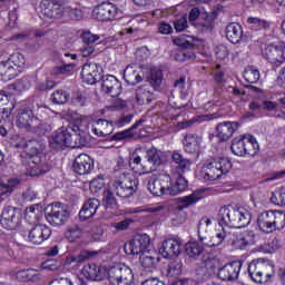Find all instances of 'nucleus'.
Wrapping results in <instances>:
<instances>
[{
  "mask_svg": "<svg viewBox=\"0 0 285 285\" xmlns=\"http://www.w3.org/2000/svg\"><path fill=\"white\" fill-rule=\"evenodd\" d=\"M216 57L217 59H226V57H228V48H226V46H218L216 48Z\"/></svg>",
  "mask_w": 285,
  "mask_h": 285,
  "instance_id": "338daca9",
  "label": "nucleus"
},
{
  "mask_svg": "<svg viewBox=\"0 0 285 285\" xmlns=\"http://www.w3.org/2000/svg\"><path fill=\"white\" fill-rule=\"evenodd\" d=\"M264 58L272 63V66L279 68L282 63H285V43L278 42L267 45L264 51Z\"/></svg>",
  "mask_w": 285,
  "mask_h": 285,
  "instance_id": "f8f14e48",
  "label": "nucleus"
},
{
  "mask_svg": "<svg viewBox=\"0 0 285 285\" xmlns=\"http://www.w3.org/2000/svg\"><path fill=\"white\" fill-rule=\"evenodd\" d=\"M49 285H75L70 278H56L49 283Z\"/></svg>",
  "mask_w": 285,
  "mask_h": 285,
  "instance_id": "774afa93",
  "label": "nucleus"
},
{
  "mask_svg": "<svg viewBox=\"0 0 285 285\" xmlns=\"http://www.w3.org/2000/svg\"><path fill=\"white\" fill-rule=\"evenodd\" d=\"M83 235V229L79 225H71L67 228L65 233L66 239L70 242L71 244L77 242V239H81V236Z\"/></svg>",
  "mask_w": 285,
  "mask_h": 285,
  "instance_id": "58836bf2",
  "label": "nucleus"
},
{
  "mask_svg": "<svg viewBox=\"0 0 285 285\" xmlns=\"http://www.w3.org/2000/svg\"><path fill=\"white\" fill-rule=\"evenodd\" d=\"M233 168V163L228 158H217L203 165L200 175L205 181H215L226 175Z\"/></svg>",
  "mask_w": 285,
  "mask_h": 285,
  "instance_id": "39448f33",
  "label": "nucleus"
},
{
  "mask_svg": "<svg viewBox=\"0 0 285 285\" xmlns=\"http://www.w3.org/2000/svg\"><path fill=\"white\" fill-rule=\"evenodd\" d=\"M39 120L35 118V114L30 109H22L18 115V119L16 121V126L18 128H22L24 130H32V128H37V124Z\"/></svg>",
  "mask_w": 285,
  "mask_h": 285,
  "instance_id": "b1692460",
  "label": "nucleus"
},
{
  "mask_svg": "<svg viewBox=\"0 0 285 285\" xmlns=\"http://www.w3.org/2000/svg\"><path fill=\"white\" fill-rule=\"evenodd\" d=\"M31 154L27 163V173L31 177H37V175H43L50 170V165L46 161V155H43V145H39L31 141Z\"/></svg>",
  "mask_w": 285,
  "mask_h": 285,
  "instance_id": "7ed1b4c3",
  "label": "nucleus"
},
{
  "mask_svg": "<svg viewBox=\"0 0 285 285\" xmlns=\"http://www.w3.org/2000/svg\"><path fill=\"white\" fill-rule=\"evenodd\" d=\"M68 99H70V95H68L63 89L56 90L51 95V101L56 105L66 104Z\"/></svg>",
  "mask_w": 285,
  "mask_h": 285,
  "instance_id": "864d4df0",
  "label": "nucleus"
},
{
  "mask_svg": "<svg viewBox=\"0 0 285 285\" xmlns=\"http://www.w3.org/2000/svg\"><path fill=\"white\" fill-rule=\"evenodd\" d=\"M178 275H181V266L179 264H175V263L169 264L166 269V276L167 277H177Z\"/></svg>",
  "mask_w": 285,
  "mask_h": 285,
  "instance_id": "052dcab7",
  "label": "nucleus"
},
{
  "mask_svg": "<svg viewBox=\"0 0 285 285\" xmlns=\"http://www.w3.org/2000/svg\"><path fill=\"white\" fill-rule=\"evenodd\" d=\"M50 235H52V230L50 227L43 224L36 225L29 232V242L30 244H35L36 246H41L43 242L50 239Z\"/></svg>",
  "mask_w": 285,
  "mask_h": 285,
  "instance_id": "a211bd4d",
  "label": "nucleus"
},
{
  "mask_svg": "<svg viewBox=\"0 0 285 285\" xmlns=\"http://www.w3.org/2000/svg\"><path fill=\"white\" fill-rule=\"evenodd\" d=\"M171 178L168 174H160L157 178H150L148 181V190L155 197L161 195H170Z\"/></svg>",
  "mask_w": 285,
  "mask_h": 285,
  "instance_id": "9b49d317",
  "label": "nucleus"
},
{
  "mask_svg": "<svg viewBox=\"0 0 285 285\" xmlns=\"http://www.w3.org/2000/svg\"><path fill=\"white\" fill-rule=\"evenodd\" d=\"M257 224L263 233H274L275 226L273 225V210L261 213L257 218Z\"/></svg>",
  "mask_w": 285,
  "mask_h": 285,
  "instance_id": "2f4dec72",
  "label": "nucleus"
},
{
  "mask_svg": "<svg viewBox=\"0 0 285 285\" xmlns=\"http://www.w3.org/2000/svg\"><path fill=\"white\" fill-rule=\"evenodd\" d=\"M0 224L3 228H7V230H14V228L21 224V213L16 207H4L1 214Z\"/></svg>",
  "mask_w": 285,
  "mask_h": 285,
  "instance_id": "4468645a",
  "label": "nucleus"
},
{
  "mask_svg": "<svg viewBox=\"0 0 285 285\" xmlns=\"http://www.w3.org/2000/svg\"><path fill=\"white\" fill-rule=\"evenodd\" d=\"M45 217L51 226H63L68 222V209L61 203L48 205Z\"/></svg>",
  "mask_w": 285,
  "mask_h": 285,
  "instance_id": "6e6552de",
  "label": "nucleus"
},
{
  "mask_svg": "<svg viewBox=\"0 0 285 285\" xmlns=\"http://www.w3.org/2000/svg\"><path fill=\"white\" fill-rule=\"evenodd\" d=\"M92 168H95V163L92 158L87 154H80L76 157L73 163V170L77 175H88Z\"/></svg>",
  "mask_w": 285,
  "mask_h": 285,
  "instance_id": "5701e85b",
  "label": "nucleus"
},
{
  "mask_svg": "<svg viewBox=\"0 0 285 285\" xmlns=\"http://www.w3.org/2000/svg\"><path fill=\"white\" fill-rule=\"evenodd\" d=\"M14 68L8 63V61L0 62V80L1 81H10L14 79Z\"/></svg>",
  "mask_w": 285,
  "mask_h": 285,
  "instance_id": "4c0bfd02",
  "label": "nucleus"
},
{
  "mask_svg": "<svg viewBox=\"0 0 285 285\" xmlns=\"http://www.w3.org/2000/svg\"><path fill=\"white\" fill-rule=\"evenodd\" d=\"M213 224V220L210 218H202L198 224V239H208V232L205 230L207 226H210Z\"/></svg>",
  "mask_w": 285,
  "mask_h": 285,
  "instance_id": "5fc2aeb1",
  "label": "nucleus"
},
{
  "mask_svg": "<svg viewBox=\"0 0 285 285\" xmlns=\"http://www.w3.org/2000/svg\"><path fill=\"white\" fill-rule=\"evenodd\" d=\"M94 255H97L96 252H80L79 254L69 255L65 259V266H71L73 264L75 266H79V264H83L87 259H90Z\"/></svg>",
  "mask_w": 285,
  "mask_h": 285,
  "instance_id": "72a5a7b5",
  "label": "nucleus"
},
{
  "mask_svg": "<svg viewBox=\"0 0 285 285\" xmlns=\"http://www.w3.org/2000/svg\"><path fill=\"white\" fill-rule=\"evenodd\" d=\"M101 88L110 97H118L121 92V82L115 76L107 75L102 77Z\"/></svg>",
  "mask_w": 285,
  "mask_h": 285,
  "instance_id": "393cba45",
  "label": "nucleus"
},
{
  "mask_svg": "<svg viewBox=\"0 0 285 285\" xmlns=\"http://www.w3.org/2000/svg\"><path fill=\"white\" fill-rule=\"evenodd\" d=\"M19 184V179L13 178L9 179L6 183H3L0 179V202L6 200L7 197H10L12 195V190L17 188V185Z\"/></svg>",
  "mask_w": 285,
  "mask_h": 285,
  "instance_id": "c9c22d12",
  "label": "nucleus"
},
{
  "mask_svg": "<svg viewBox=\"0 0 285 285\" xmlns=\"http://www.w3.org/2000/svg\"><path fill=\"white\" fill-rule=\"evenodd\" d=\"M204 199V190L197 189L193 194L178 198V205L176 206L177 213L171 216L173 226H181V224L186 223V213L181 212L185 208H190V206H195L197 202Z\"/></svg>",
  "mask_w": 285,
  "mask_h": 285,
  "instance_id": "423d86ee",
  "label": "nucleus"
},
{
  "mask_svg": "<svg viewBox=\"0 0 285 285\" xmlns=\"http://www.w3.org/2000/svg\"><path fill=\"white\" fill-rule=\"evenodd\" d=\"M274 230H282L285 227V213L279 210L273 212Z\"/></svg>",
  "mask_w": 285,
  "mask_h": 285,
  "instance_id": "09e8293b",
  "label": "nucleus"
},
{
  "mask_svg": "<svg viewBox=\"0 0 285 285\" xmlns=\"http://www.w3.org/2000/svg\"><path fill=\"white\" fill-rule=\"evenodd\" d=\"M99 39H100L99 35H94L90 31L82 32V41L85 43H95L96 41H99Z\"/></svg>",
  "mask_w": 285,
  "mask_h": 285,
  "instance_id": "0e129e2a",
  "label": "nucleus"
},
{
  "mask_svg": "<svg viewBox=\"0 0 285 285\" xmlns=\"http://www.w3.org/2000/svg\"><path fill=\"white\" fill-rule=\"evenodd\" d=\"M248 224H250V212L246 208L226 205L219 209L218 226H225L230 230V228H246Z\"/></svg>",
  "mask_w": 285,
  "mask_h": 285,
  "instance_id": "f03ea898",
  "label": "nucleus"
},
{
  "mask_svg": "<svg viewBox=\"0 0 285 285\" xmlns=\"http://www.w3.org/2000/svg\"><path fill=\"white\" fill-rule=\"evenodd\" d=\"M247 22L254 28V30H268L269 23L266 20L259 18H248Z\"/></svg>",
  "mask_w": 285,
  "mask_h": 285,
  "instance_id": "4d7b16f0",
  "label": "nucleus"
},
{
  "mask_svg": "<svg viewBox=\"0 0 285 285\" xmlns=\"http://www.w3.org/2000/svg\"><path fill=\"white\" fill-rule=\"evenodd\" d=\"M176 61H188L195 59V51L193 50H183L175 55Z\"/></svg>",
  "mask_w": 285,
  "mask_h": 285,
  "instance_id": "680f3d73",
  "label": "nucleus"
},
{
  "mask_svg": "<svg viewBox=\"0 0 285 285\" xmlns=\"http://www.w3.org/2000/svg\"><path fill=\"white\" fill-rule=\"evenodd\" d=\"M14 110V97L6 90H0V122L8 119Z\"/></svg>",
  "mask_w": 285,
  "mask_h": 285,
  "instance_id": "aec40b11",
  "label": "nucleus"
},
{
  "mask_svg": "<svg viewBox=\"0 0 285 285\" xmlns=\"http://www.w3.org/2000/svg\"><path fill=\"white\" fill-rule=\"evenodd\" d=\"M115 130V126L111 121L106 119H98L92 124L91 132L96 135V137H108L112 135Z\"/></svg>",
  "mask_w": 285,
  "mask_h": 285,
  "instance_id": "bb28decb",
  "label": "nucleus"
},
{
  "mask_svg": "<svg viewBox=\"0 0 285 285\" xmlns=\"http://www.w3.org/2000/svg\"><path fill=\"white\" fill-rule=\"evenodd\" d=\"M40 10L48 19H59L65 12L63 4L57 0H42Z\"/></svg>",
  "mask_w": 285,
  "mask_h": 285,
  "instance_id": "f3484780",
  "label": "nucleus"
},
{
  "mask_svg": "<svg viewBox=\"0 0 285 285\" xmlns=\"http://www.w3.org/2000/svg\"><path fill=\"white\" fill-rule=\"evenodd\" d=\"M233 242L236 248H239V250H246V248L255 244V233L250 230H245L236 236V238L234 236Z\"/></svg>",
  "mask_w": 285,
  "mask_h": 285,
  "instance_id": "c85d7f7f",
  "label": "nucleus"
},
{
  "mask_svg": "<svg viewBox=\"0 0 285 285\" xmlns=\"http://www.w3.org/2000/svg\"><path fill=\"white\" fill-rule=\"evenodd\" d=\"M136 183L126 174H120L112 183V188L118 197H130L135 193Z\"/></svg>",
  "mask_w": 285,
  "mask_h": 285,
  "instance_id": "ddd939ff",
  "label": "nucleus"
},
{
  "mask_svg": "<svg viewBox=\"0 0 285 285\" xmlns=\"http://www.w3.org/2000/svg\"><path fill=\"white\" fill-rule=\"evenodd\" d=\"M83 277L91 282H101L107 279V285H132L135 274L126 264H118L111 267H97L95 264H87L81 271Z\"/></svg>",
  "mask_w": 285,
  "mask_h": 285,
  "instance_id": "f257e3e1",
  "label": "nucleus"
},
{
  "mask_svg": "<svg viewBox=\"0 0 285 285\" xmlns=\"http://www.w3.org/2000/svg\"><path fill=\"white\" fill-rule=\"evenodd\" d=\"M92 14L98 21H111V19H117L119 9L111 2H102L94 9Z\"/></svg>",
  "mask_w": 285,
  "mask_h": 285,
  "instance_id": "dca6fc26",
  "label": "nucleus"
},
{
  "mask_svg": "<svg viewBox=\"0 0 285 285\" xmlns=\"http://www.w3.org/2000/svg\"><path fill=\"white\" fill-rule=\"evenodd\" d=\"M51 148H63L72 146V127H61L49 140Z\"/></svg>",
  "mask_w": 285,
  "mask_h": 285,
  "instance_id": "2eb2a0df",
  "label": "nucleus"
},
{
  "mask_svg": "<svg viewBox=\"0 0 285 285\" xmlns=\"http://www.w3.org/2000/svg\"><path fill=\"white\" fill-rule=\"evenodd\" d=\"M9 66L13 68L16 77L21 72V68L26 65V57L22 53L16 52L12 53L9 59L7 60Z\"/></svg>",
  "mask_w": 285,
  "mask_h": 285,
  "instance_id": "e433bc0d",
  "label": "nucleus"
},
{
  "mask_svg": "<svg viewBox=\"0 0 285 285\" xmlns=\"http://www.w3.org/2000/svg\"><path fill=\"white\" fill-rule=\"evenodd\" d=\"M81 78L85 83L94 86L99 79H101V67L96 62H87L82 66Z\"/></svg>",
  "mask_w": 285,
  "mask_h": 285,
  "instance_id": "6ab92c4d",
  "label": "nucleus"
},
{
  "mask_svg": "<svg viewBox=\"0 0 285 285\" xmlns=\"http://www.w3.org/2000/svg\"><path fill=\"white\" fill-rule=\"evenodd\" d=\"M137 102L142 106V104H150V92L144 88H139L136 91Z\"/></svg>",
  "mask_w": 285,
  "mask_h": 285,
  "instance_id": "13d9d810",
  "label": "nucleus"
},
{
  "mask_svg": "<svg viewBox=\"0 0 285 285\" xmlns=\"http://www.w3.org/2000/svg\"><path fill=\"white\" fill-rule=\"evenodd\" d=\"M239 271H242L240 262L228 263L218 269V277L223 282H235L239 277Z\"/></svg>",
  "mask_w": 285,
  "mask_h": 285,
  "instance_id": "4be33fe9",
  "label": "nucleus"
},
{
  "mask_svg": "<svg viewBox=\"0 0 285 285\" xmlns=\"http://www.w3.org/2000/svg\"><path fill=\"white\" fill-rule=\"evenodd\" d=\"M75 70V63H67L56 68V75H67V72H72Z\"/></svg>",
  "mask_w": 285,
  "mask_h": 285,
  "instance_id": "69168bd1",
  "label": "nucleus"
},
{
  "mask_svg": "<svg viewBox=\"0 0 285 285\" xmlns=\"http://www.w3.org/2000/svg\"><path fill=\"white\" fill-rule=\"evenodd\" d=\"M218 266L219 261L217 258H207L204 261V267H202V271L205 275H213Z\"/></svg>",
  "mask_w": 285,
  "mask_h": 285,
  "instance_id": "3c124183",
  "label": "nucleus"
},
{
  "mask_svg": "<svg viewBox=\"0 0 285 285\" xmlns=\"http://www.w3.org/2000/svg\"><path fill=\"white\" fill-rule=\"evenodd\" d=\"M150 250V236L147 234L136 235L131 240L125 244L126 255L141 256Z\"/></svg>",
  "mask_w": 285,
  "mask_h": 285,
  "instance_id": "1a4fd4ad",
  "label": "nucleus"
},
{
  "mask_svg": "<svg viewBox=\"0 0 285 285\" xmlns=\"http://www.w3.org/2000/svg\"><path fill=\"white\" fill-rule=\"evenodd\" d=\"M124 79L127 81V83H131V86H135V83H139L141 81V76L135 70V67L127 66L124 71Z\"/></svg>",
  "mask_w": 285,
  "mask_h": 285,
  "instance_id": "a19ab883",
  "label": "nucleus"
},
{
  "mask_svg": "<svg viewBox=\"0 0 285 285\" xmlns=\"http://www.w3.org/2000/svg\"><path fill=\"white\" fill-rule=\"evenodd\" d=\"M185 252L188 255V257H199V255L204 253V245H200L199 243L196 242L187 243Z\"/></svg>",
  "mask_w": 285,
  "mask_h": 285,
  "instance_id": "c03bdc74",
  "label": "nucleus"
},
{
  "mask_svg": "<svg viewBox=\"0 0 285 285\" xmlns=\"http://www.w3.org/2000/svg\"><path fill=\"white\" fill-rule=\"evenodd\" d=\"M247 273L256 284H266L275 277V265L264 258H258L249 263Z\"/></svg>",
  "mask_w": 285,
  "mask_h": 285,
  "instance_id": "20e7f679",
  "label": "nucleus"
},
{
  "mask_svg": "<svg viewBox=\"0 0 285 285\" xmlns=\"http://www.w3.org/2000/svg\"><path fill=\"white\" fill-rule=\"evenodd\" d=\"M237 128H239L238 122L225 121L219 124L217 126V134L219 139H222L223 141L230 139V137L235 135V131L237 130Z\"/></svg>",
  "mask_w": 285,
  "mask_h": 285,
  "instance_id": "7c9ffc66",
  "label": "nucleus"
},
{
  "mask_svg": "<svg viewBox=\"0 0 285 285\" xmlns=\"http://www.w3.org/2000/svg\"><path fill=\"white\" fill-rule=\"evenodd\" d=\"M105 186H106V180L104 179V176L94 178L89 184V188L91 193H99V190H101Z\"/></svg>",
  "mask_w": 285,
  "mask_h": 285,
  "instance_id": "bf43d9fd",
  "label": "nucleus"
},
{
  "mask_svg": "<svg viewBox=\"0 0 285 285\" xmlns=\"http://www.w3.org/2000/svg\"><path fill=\"white\" fill-rule=\"evenodd\" d=\"M181 253V242L177 238H168L163 242V246L160 248V255L165 257V259H171V257H179Z\"/></svg>",
  "mask_w": 285,
  "mask_h": 285,
  "instance_id": "412c9836",
  "label": "nucleus"
},
{
  "mask_svg": "<svg viewBox=\"0 0 285 285\" xmlns=\"http://www.w3.org/2000/svg\"><path fill=\"white\" fill-rule=\"evenodd\" d=\"M99 199H88L79 212L80 219H90V217H95V215H97V210H99Z\"/></svg>",
  "mask_w": 285,
  "mask_h": 285,
  "instance_id": "c756f323",
  "label": "nucleus"
},
{
  "mask_svg": "<svg viewBox=\"0 0 285 285\" xmlns=\"http://www.w3.org/2000/svg\"><path fill=\"white\" fill-rule=\"evenodd\" d=\"M106 208H111L115 209L117 208V198L115 197V194L110 189H107L104 194V199H102Z\"/></svg>",
  "mask_w": 285,
  "mask_h": 285,
  "instance_id": "6e6d98bb",
  "label": "nucleus"
},
{
  "mask_svg": "<svg viewBox=\"0 0 285 285\" xmlns=\"http://www.w3.org/2000/svg\"><path fill=\"white\" fill-rule=\"evenodd\" d=\"M188 188V180L185 178H178L176 184L169 186V195L175 197V195H179V193H184Z\"/></svg>",
  "mask_w": 285,
  "mask_h": 285,
  "instance_id": "a18cd8bd",
  "label": "nucleus"
},
{
  "mask_svg": "<svg viewBox=\"0 0 285 285\" xmlns=\"http://www.w3.org/2000/svg\"><path fill=\"white\" fill-rule=\"evenodd\" d=\"M174 28L177 32H184L188 28V17L183 16L180 19L174 22Z\"/></svg>",
  "mask_w": 285,
  "mask_h": 285,
  "instance_id": "e2e57ef3",
  "label": "nucleus"
},
{
  "mask_svg": "<svg viewBox=\"0 0 285 285\" xmlns=\"http://www.w3.org/2000/svg\"><path fill=\"white\" fill-rule=\"evenodd\" d=\"M147 164L148 166H151L155 170L157 166L161 164V150H158L157 148H151L147 151Z\"/></svg>",
  "mask_w": 285,
  "mask_h": 285,
  "instance_id": "ea45409f",
  "label": "nucleus"
},
{
  "mask_svg": "<svg viewBox=\"0 0 285 285\" xmlns=\"http://www.w3.org/2000/svg\"><path fill=\"white\" fill-rule=\"evenodd\" d=\"M129 166L131 170L136 173V175H148V173H153L155 168L148 165V161H142L139 155L134 154L129 160Z\"/></svg>",
  "mask_w": 285,
  "mask_h": 285,
  "instance_id": "cd10ccee",
  "label": "nucleus"
},
{
  "mask_svg": "<svg viewBox=\"0 0 285 285\" xmlns=\"http://www.w3.org/2000/svg\"><path fill=\"white\" fill-rule=\"evenodd\" d=\"M235 239V234L230 233V229L226 226H219L216 228V234L214 236H207V239H199L203 246L207 248H216V246H222L224 242H233Z\"/></svg>",
  "mask_w": 285,
  "mask_h": 285,
  "instance_id": "9d476101",
  "label": "nucleus"
},
{
  "mask_svg": "<svg viewBox=\"0 0 285 285\" xmlns=\"http://www.w3.org/2000/svg\"><path fill=\"white\" fill-rule=\"evenodd\" d=\"M171 159L183 173L186 170H190V159L184 158L180 153L174 151L171 155Z\"/></svg>",
  "mask_w": 285,
  "mask_h": 285,
  "instance_id": "79ce46f5",
  "label": "nucleus"
},
{
  "mask_svg": "<svg viewBox=\"0 0 285 285\" xmlns=\"http://www.w3.org/2000/svg\"><path fill=\"white\" fill-rule=\"evenodd\" d=\"M69 128H71V132H76V135H83L88 132V120L86 118L77 119Z\"/></svg>",
  "mask_w": 285,
  "mask_h": 285,
  "instance_id": "49530a36",
  "label": "nucleus"
},
{
  "mask_svg": "<svg viewBox=\"0 0 285 285\" xmlns=\"http://www.w3.org/2000/svg\"><path fill=\"white\" fill-rule=\"evenodd\" d=\"M158 262L159 259L150 254V249L144 254H140L139 256V265L144 271H147L148 273L153 272Z\"/></svg>",
  "mask_w": 285,
  "mask_h": 285,
  "instance_id": "f704fd0d",
  "label": "nucleus"
},
{
  "mask_svg": "<svg viewBox=\"0 0 285 285\" xmlns=\"http://www.w3.org/2000/svg\"><path fill=\"white\" fill-rule=\"evenodd\" d=\"M259 150L257 139L252 135L234 138L232 141V153L236 157H245V155H255Z\"/></svg>",
  "mask_w": 285,
  "mask_h": 285,
  "instance_id": "0eeeda50",
  "label": "nucleus"
},
{
  "mask_svg": "<svg viewBox=\"0 0 285 285\" xmlns=\"http://www.w3.org/2000/svg\"><path fill=\"white\" fill-rule=\"evenodd\" d=\"M39 217H41V210L39 209V206L27 207L24 212V219L28 222V224H37V222H39Z\"/></svg>",
  "mask_w": 285,
  "mask_h": 285,
  "instance_id": "37998d69",
  "label": "nucleus"
},
{
  "mask_svg": "<svg viewBox=\"0 0 285 285\" xmlns=\"http://www.w3.org/2000/svg\"><path fill=\"white\" fill-rule=\"evenodd\" d=\"M37 275V269H22L14 273L16 279L18 282H30Z\"/></svg>",
  "mask_w": 285,
  "mask_h": 285,
  "instance_id": "603ef678",
  "label": "nucleus"
},
{
  "mask_svg": "<svg viewBox=\"0 0 285 285\" xmlns=\"http://www.w3.org/2000/svg\"><path fill=\"white\" fill-rule=\"evenodd\" d=\"M243 35L244 31L242 30V26H239V23L232 22L226 28V38L230 41V43H239Z\"/></svg>",
  "mask_w": 285,
  "mask_h": 285,
  "instance_id": "473e14b6",
  "label": "nucleus"
},
{
  "mask_svg": "<svg viewBox=\"0 0 285 285\" xmlns=\"http://www.w3.org/2000/svg\"><path fill=\"white\" fill-rule=\"evenodd\" d=\"M32 83H35V78L30 76H23L22 78L17 80L16 88L20 92L23 90H30V88H32Z\"/></svg>",
  "mask_w": 285,
  "mask_h": 285,
  "instance_id": "8fccbe9b",
  "label": "nucleus"
},
{
  "mask_svg": "<svg viewBox=\"0 0 285 285\" xmlns=\"http://www.w3.org/2000/svg\"><path fill=\"white\" fill-rule=\"evenodd\" d=\"M202 141H204L202 136L197 134H186L183 141L185 153H188L189 155L199 153V149L202 148Z\"/></svg>",
  "mask_w": 285,
  "mask_h": 285,
  "instance_id": "a878e982",
  "label": "nucleus"
},
{
  "mask_svg": "<svg viewBox=\"0 0 285 285\" xmlns=\"http://www.w3.org/2000/svg\"><path fill=\"white\" fill-rule=\"evenodd\" d=\"M243 77L247 83H257L259 81V70L248 67L245 69Z\"/></svg>",
  "mask_w": 285,
  "mask_h": 285,
  "instance_id": "de8ad7c7",
  "label": "nucleus"
}]
</instances>
